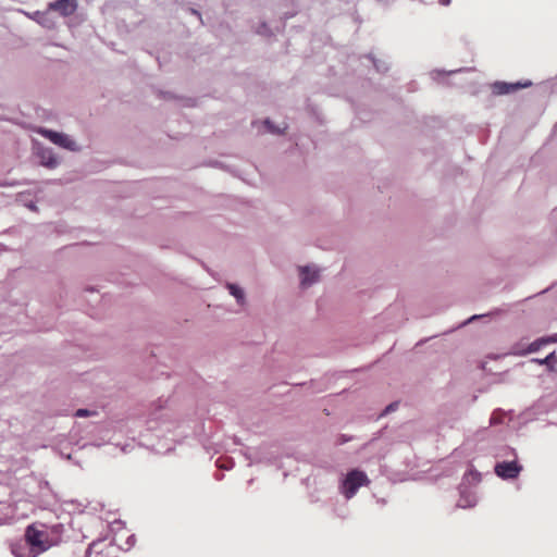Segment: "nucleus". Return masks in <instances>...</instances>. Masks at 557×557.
Returning <instances> with one entry per match:
<instances>
[{"mask_svg": "<svg viewBox=\"0 0 557 557\" xmlns=\"http://www.w3.org/2000/svg\"><path fill=\"white\" fill-rule=\"evenodd\" d=\"M370 480L367 473L359 469L350 470L339 484V492L346 499L352 498L361 486H368Z\"/></svg>", "mask_w": 557, "mask_h": 557, "instance_id": "obj_1", "label": "nucleus"}, {"mask_svg": "<svg viewBox=\"0 0 557 557\" xmlns=\"http://www.w3.org/2000/svg\"><path fill=\"white\" fill-rule=\"evenodd\" d=\"M24 537L34 548L38 549L39 554L55 545V541L50 540L48 527L45 524H40V529L36 524L28 525Z\"/></svg>", "mask_w": 557, "mask_h": 557, "instance_id": "obj_2", "label": "nucleus"}, {"mask_svg": "<svg viewBox=\"0 0 557 557\" xmlns=\"http://www.w3.org/2000/svg\"><path fill=\"white\" fill-rule=\"evenodd\" d=\"M502 456H512L513 459L511 461L497 462L494 467L495 473L504 480L516 479L523 469L522 466L517 460L516 450L510 447H504L502 449Z\"/></svg>", "mask_w": 557, "mask_h": 557, "instance_id": "obj_3", "label": "nucleus"}, {"mask_svg": "<svg viewBox=\"0 0 557 557\" xmlns=\"http://www.w3.org/2000/svg\"><path fill=\"white\" fill-rule=\"evenodd\" d=\"M33 149L41 165L53 169L59 164V159L52 149L44 147L39 141H35Z\"/></svg>", "mask_w": 557, "mask_h": 557, "instance_id": "obj_4", "label": "nucleus"}, {"mask_svg": "<svg viewBox=\"0 0 557 557\" xmlns=\"http://www.w3.org/2000/svg\"><path fill=\"white\" fill-rule=\"evenodd\" d=\"M48 9L66 17L74 14L77 10V0H55L48 4Z\"/></svg>", "mask_w": 557, "mask_h": 557, "instance_id": "obj_5", "label": "nucleus"}, {"mask_svg": "<svg viewBox=\"0 0 557 557\" xmlns=\"http://www.w3.org/2000/svg\"><path fill=\"white\" fill-rule=\"evenodd\" d=\"M299 276L301 287L307 288L319 281L320 270L311 265L300 267Z\"/></svg>", "mask_w": 557, "mask_h": 557, "instance_id": "obj_6", "label": "nucleus"}, {"mask_svg": "<svg viewBox=\"0 0 557 557\" xmlns=\"http://www.w3.org/2000/svg\"><path fill=\"white\" fill-rule=\"evenodd\" d=\"M11 552L15 557H37L38 549L34 548L24 537L11 545Z\"/></svg>", "mask_w": 557, "mask_h": 557, "instance_id": "obj_7", "label": "nucleus"}, {"mask_svg": "<svg viewBox=\"0 0 557 557\" xmlns=\"http://www.w3.org/2000/svg\"><path fill=\"white\" fill-rule=\"evenodd\" d=\"M226 288L228 289L230 294L236 299L237 304L243 306L246 302V296L245 292L242 287L234 283H226Z\"/></svg>", "mask_w": 557, "mask_h": 557, "instance_id": "obj_8", "label": "nucleus"}, {"mask_svg": "<svg viewBox=\"0 0 557 557\" xmlns=\"http://www.w3.org/2000/svg\"><path fill=\"white\" fill-rule=\"evenodd\" d=\"M476 504V498L472 493H466L460 487V498L457 503V506L460 508H469L473 507Z\"/></svg>", "mask_w": 557, "mask_h": 557, "instance_id": "obj_9", "label": "nucleus"}, {"mask_svg": "<svg viewBox=\"0 0 557 557\" xmlns=\"http://www.w3.org/2000/svg\"><path fill=\"white\" fill-rule=\"evenodd\" d=\"M522 85L520 84H507V83H496L494 85V91L497 95H506L511 91L519 89Z\"/></svg>", "mask_w": 557, "mask_h": 557, "instance_id": "obj_10", "label": "nucleus"}, {"mask_svg": "<svg viewBox=\"0 0 557 557\" xmlns=\"http://www.w3.org/2000/svg\"><path fill=\"white\" fill-rule=\"evenodd\" d=\"M13 510L5 502H0V525L5 523L12 517Z\"/></svg>", "mask_w": 557, "mask_h": 557, "instance_id": "obj_11", "label": "nucleus"}, {"mask_svg": "<svg viewBox=\"0 0 557 557\" xmlns=\"http://www.w3.org/2000/svg\"><path fill=\"white\" fill-rule=\"evenodd\" d=\"M63 530H64V528H63V524H61V523L48 527L50 540H54L55 545L60 542Z\"/></svg>", "mask_w": 557, "mask_h": 557, "instance_id": "obj_12", "label": "nucleus"}, {"mask_svg": "<svg viewBox=\"0 0 557 557\" xmlns=\"http://www.w3.org/2000/svg\"><path fill=\"white\" fill-rule=\"evenodd\" d=\"M533 361H535V362H537L540 364H545L548 368L549 371H554L555 370V364L557 362V358H556L555 352H550L545 358H543V359H533Z\"/></svg>", "mask_w": 557, "mask_h": 557, "instance_id": "obj_13", "label": "nucleus"}, {"mask_svg": "<svg viewBox=\"0 0 557 557\" xmlns=\"http://www.w3.org/2000/svg\"><path fill=\"white\" fill-rule=\"evenodd\" d=\"M549 343V338H545V337H542V338H539L536 341H534L533 343H531L525 351L527 352H535L537 351L543 345Z\"/></svg>", "mask_w": 557, "mask_h": 557, "instance_id": "obj_14", "label": "nucleus"}, {"mask_svg": "<svg viewBox=\"0 0 557 557\" xmlns=\"http://www.w3.org/2000/svg\"><path fill=\"white\" fill-rule=\"evenodd\" d=\"M59 148L66 149L70 151H75L78 149L76 147V141H53Z\"/></svg>", "mask_w": 557, "mask_h": 557, "instance_id": "obj_15", "label": "nucleus"}, {"mask_svg": "<svg viewBox=\"0 0 557 557\" xmlns=\"http://www.w3.org/2000/svg\"><path fill=\"white\" fill-rule=\"evenodd\" d=\"M102 543H103L102 541H94L92 543H90L86 550V556L90 557V555L92 553H97V554L101 553L99 547H100V545H102Z\"/></svg>", "mask_w": 557, "mask_h": 557, "instance_id": "obj_16", "label": "nucleus"}, {"mask_svg": "<svg viewBox=\"0 0 557 557\" xmlns=\"http://www.w3.org/2000/svg\"><path fill=\"white\" fill-rule=\"evenodd\" d=\"M40 135L42 136H46L48 137L49 139H58V140H61V139H67L65 136H63L62 134H59V133H55V132H48V131H42L40 129L38 132Z\"/></svg>", "mask_w": 557, "mask_h": 557, "instance_id": "obj_17", "label": "nucleus"}, {"mask_svg": "<svg viewBox=\"0 0 557 557\" xmlns=\"http://www.w3.org/2000/svg\"><path fill=\"white\" fill-rule=\"evenodd\" d=\"M470 479L475 482H479L481 480V474L475 470H470L468 473L465 474L463 480Z\"/></svg>", "mask_w": 557, "mask_h": 557, "instance_id": "obj_18", "label": "nucleus"}, {"mask_svg": "<svg viewBox=\"0 0 557 557\" xmlns=\"http://www.w3.org/2000/svg\"><path fill=\"white\" fill-rule=\"evenodd\" d=\"M502 420H500V411L499 410H495L491 418H490V424L494 425V424H498L500 423Z\"/></svg>", "mask_w": 557, "mask_h": 557, "instance_id": "obj_19", "label": "nucleus"}, {"mask_svg": "<svg viewBox=\"0 0 557 557\" xmlns=\"http://www.w3.org/2000/svg\"><path fill=\"white\" fill-rule=\"evenodd\" d=\"M397 407H398V403H392V404H389V405L384 409V411H383V413H382V414H387V413H389V412H392V411L396 410V408H397Z\"/></svg>", "mask_w": 557, "mask_h": 557, "instance_id": "obj_20", "label": "nucleus"}, {"mask_svg": "<svg viewBox=\"0 0 557 557\" xmlns=\"http://www.w3.org/2000/svg\"><path fill=\"white\" fill-rule=\"evenodd\" d=\"M350 440H351V436H347V435H345V434H342V435L338 437V440H337V444H338V445H343V444H345V443L349 442Z\"/></svg>", "mask_w": 557, "mask_h": 557, "instance_id": "obj_21", "label": "nucleus"}, {"mask_svg": "<svg viewBox=\"0 0 557 557\" xmlns=\"http://www.w3.org/2000/svg\"><path fill=\"white\" fill-rule=\"evenodd\" d=\"M89 414H90V412H89V410H87V409H78V410L75 412V416H76V417H87V416H89Z\"/></svg>", "mask_w": 557, "mask_h": 557, "instance_id": "obj_22", "label": "nucleus"}, {"mask_svg": "<svg viewBox=\"0 0 557 557\" xmlns=\"http://www.w3.org/2000/svg\"><path fill=\"white\" fill-rule=\"evenodd\" d=\"M265 124L267 126L271 129V132L275 135H281V131L277 128V129H272L271 126H270V122L269 121H265Z\"/></svg>", "mask_w": 557, "mask_h": 557, "instance_id": "obj_23", "label": "nucleus"}, {"mask_svg": "<svg viewBox=\"0 0 557 557\" xmlns=\"http://www.w3.org/2000/svg\"><path fill=\"white\" fill-rule=\"evenodd\" d=\"M478 318H479V315H472L471 318H469V319L463 323V325H465V324L470 323L471 321H473V320H475V319H478Z\"/></svg>", "mask_w": 557, "mask_h": 557, "instance_id": "obj_24", "label": "nucleus"}, {"mask_svg": "<svg viewBox=\"0 0 557 557\" xmlns=\"http://www.w3.org/2000/svg\"><path fill=\"white\" fill-rule=\"evenodd\" d=\"M438 2L442 4V5H448L450 3V0H438Z\"/></svg>", "mask_w": 557, "mask_h": 557, "instance_id": "obj_25", "label": "nucleus"}, {"mask_svg": "<svg viewBox=\"0 0 557 557\" xmlns=\"http://www.w3.org/2000/svg\"><path fill=\"white\" fill-rule=\"evenodd\" d=\"M549 338V343H554V342H557V334L548 337Z\"/></svg>", "mask_w": 557, "mask_h": 557, "instance_id": "obj_26", "label": "nucleus"}, {"mask_svg": "<svg viewBox=\"0 0 557 557\" xmlns=\"http://www.w3.org/2000/svg\"><path fill=\"white\" fill-rule=\"evenodd\" d=\"M28 208L32 209V210H36V206L34 203H29Z\"/></svg>", "mask_w": 557, "mask_h": 557, "instance_id": "obj_27", "label": "nucleus"}, {"mask_svg": "<svg viewBox=\"0 0 557 557\" xmlns=\"http://www.w3.org/2000/svg\"><path fill=\"white\" fill-rule=\"evenodd\" d=\"M133 540H134V535H131V536L128 537V542H129V541H133Z\"/></svg>", "mask_w": 557, "mask_h": 557, "instance_id": "obj_28", "label": "nucleus"}]
</instances>
